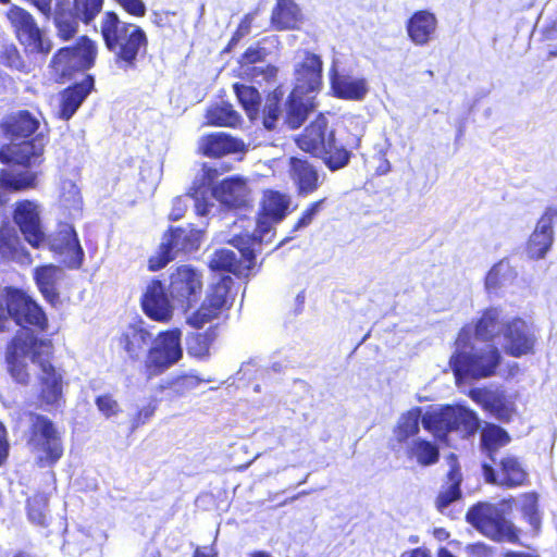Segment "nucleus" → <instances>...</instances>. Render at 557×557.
I'll return each instance as SVG.
<instances>
[{
  "label": "nucleus",
  "instance_id": "57",
  "mask_svg": "<svg viewBox=\"0 0 557 557\" xmlns=\"http://www.w3.org/2000/svg\"><path fill=\"white\" fill-rule=\"evenodd\" d=\"M187 211V203L184 197L177 196L172 200L171 210L168 219L171 222L181 220Z\"/></svg>",
  "mask_w": 557,
  "mask_h": 557
},
{
  "label": "nucleus",
  "instance_id": "33",
  "mask_svg": "<svg viewBox=\"0 0 557 557\" xmlns=\"http://www.w3.org/2000/svg\"><path fill=\"white\" fill-rule=\"evenodd\" d=\"M270 21L275 30H295L300 28L304 16L294 0H276Z\"/></svg>",
  "mask_w": 557,
  "mask_h": 557
},
{
  "label": "nucleus",
  "instance_id": "46",
  "mask_svg": "<svg viewBox=\"0 0 557 557\" xmlns=\"http://www.w3.org/2000/svg\"><path fill=\"white\" fill-rule=\"evenodd\" d=\"M208 123L219 127H235L240 122L239 114L231 106H215L207 113Z\"/></svg>",
  "mask_w": 557,
  "mask_h": 557
},
{
  "label": "nucleus",
  "instance_id": "51",
  "mask_svg": "<svg viewBox=\"0 0 557 557\" xmlns=\"http://www.w3.org/2000/svg\"><path fill=\"white\" fill-rule=\"evenodd\" d=\"M327 202V197L320 198L310 202L305 210L300 213L299 218L292 227V233L306 228L314 221L319 212Z\"/></svg>",
  "mask_w": 557,
  "mask_h": 557
},
{
  "label": "nucleus",
  "instance_id": "56",
  "mask_svg": "<svg viewBox=\"0 0 557 557\" xmlns=\"http://www.w3.org/2000/svg\"><path fill=\"white\" fill-rule=\"evenodd\" d=\"M176 13L172 11H153L151 14L152 23L159 28H174L172 18L175 17Z\"/></svg>",
  "mask_w": 557,
  "mask_h": 557
},
{
  "label": "nucleus",
  "instance_id": "62",
  "mask_svg": "<svg viewBox=\"0 0 557 557\" xmlns=\"http://www.w3.org/2000/svg\"><path fill=\"white\" fill-rule=\"evenodd\" d=\"M252 22H253V15L251 13L245 14L242 17L240 22L238 23L237 28L235 29L234 33H236L240 37H245L246 35L249 34Z\"/></svg>",
  "mask_w": 557,
  "mask_h": 557
},
{
  "label": "nucleus",
  "instance_id": "40",
  "mask_svg": "<svg viewBox=\"0 0 557 557\" xmlns=\"http://www.w3.org/2000/svg\"><path fill=\"white\" fill-rule=\"evenodd\" d=\"M421 411L420 407H416L399 417L393 429L394 438L398 444L407 443L409 438L414 437L419 433Z\"/></svg>",
  "mask_w": 557,
  "mask_h": 557
},
{
  "label": "nucleus",
  "instance_id": "61",
  "mask_svg": "<svg viewBox=\"0 0 557 557\" xmlns=\"http://www.w3.org/2000/svg\"><path fill=\"white\" fill-rule=\"evenodd\" d=\"M499 269L494 265L487 273L485 278V285L487 289H496L500 286Z\"/></svg>",
  "mask_w": 557,
  "mask_h": 557
},
{
  "label": "nucleus",
  "instance_id": "19",
  "mask_svg": "<svg viewBox=\"0 0 557 557\" xmlns=\"http://www.w3.org/2000/svg\"><path fill=\"white\" fill-rule=\"evenodd\" d=\"M48 248L61 258L63 265L71 270H78L84 263L85 252L79 243L75 228L64 224L55 231L48 240Z\"/></svg>",
  "mask_w": 557,
  "mask_h": 557
},
{
  "label": "nucleus",
  "instance_id": "10",
  "mask_svg": "<svg viewBox=\"0 0 557 557\" xmlns=\"http://www.w3.org/2000/svg\"><path fill=\"white\" fill-rule=\"evenodd\" d=\"M201 240L202 232L191 224L168 227L157 251L148 259L149 271L163 269L176 258L177 252L189 253L198 250Z\"/></svg>",
  "mask_w": 557,
  "mask_h": 557
},
{
  "label": "nucleus",
  "instance_id": "25",
  "mask_svg": "<svg viewBox=\"0 0 557 557\" xmlns=\"http://www.w3.org/2000/svg\"><path fill=\"white\" fill-rule=\"evenodd\" d=\"M323 62L312 52H306L302 61L295 69L294 90L306 94L318 92L322 88Z\"/></svg>",
  "mask_w": 557,
  "mask_h": 557
},
{
  "label": "nucleus",
  "instance_id": "37",
  "mask_svg": "<svg viewBox=\"0 0 557 557\" xmlns=\"http://www.w3.org/2000/svg\"><path fill=\"white\" fill-rule=\"evenodd\" d=\"M29 252L23 246L16 232L10 227L0 228V264L23 262Z\"/></svg>",
  "mask_w": 557,
  "mask_h": 557
},
{
  "label": "nucleus",
  "instance_id": "17",
  "mask_svg": "<svg viewBox=\"0 0 557 557\" xmlns=\"http://www.w3.org/2000/svg\"><path fill=\"white\" fill-rule=\"evenodd\" d=\"M504 351L513 358L534 355L537 335L534 326L520 317H515L502 325Z\"/></svg>",
  "mask_w": 557,
  "mask_h": 557
},
{
  "label": "nucleus",
  "instance_id": "24",
  "mask_svg": "<svg viewBox=\"0 0 557 557\" xmlns=\"http://www.w3.org/2000/svg\"><path fill=\"white\" fill-rule=\"evenodd\" d=\"M288 175L296 187L298 197L312 195L321 185L317 168L304 158L290 157L288 159Z\"/></svg>",
  "mask_w": 557,
  "mask_h": 557
},
{
  "label": "nucleus",
  "instance_id": "11",
  "mask_svg": "<svg viewBox=\"0 0 557 557\" xmlns=\"http://www.w3.org/2000/svg\"><path fill=\"white\" fill-rule=\"evenodd\" d=\"M5 17L16 40L26 53L46 58L51 52L53 47L51 39L40 28L29 11L17 4H12L7 10Z\"/></svg>",
  "mask_w": 557,
  "mask_h": 557
},
{
  "label": "nucleus",
  "instance_id": "53",
  "mask_svg": "<svg viewBox=\"0 0 557 557\" xmlns=\"http://www.w3.org/2000/svg\"><path fill=\"white\" fill-rule=\"evenodd\" d=\"M95 404L103 417L110 419L121 412L119 401L112 394L106 393L95 398Z\"/></svg>",
  "mask_w": 557,
  "mask_h": 557
},
{
  "label": "nucleus",
  "instance_id": "23",
  "mask_svg": "<svg viewBox=\"0 0 557 557\" xmlns=\"http://www.w3.org/2000/svg\"><path fill=\"white\" fill-rule=\"evenodd\" d=\"M244 151V141L225 132L205 134L199 138L197 145V153L210 159H220Z\"/></svg>",
  "mask_w": 557,
  "mask_h": 557
},
{
  "label": "nucleus",
  "instance_id": "34",
  "mask_svg": "<svg viewBox=\"0 0 557 557\" xmlns=\"http://www.w3.org/2000/svg\"><path fill=\"white\" fill-rule=\"evenodd\" d=\"M59 276L60 269L52 263L38 265L34 270L33 277L35 284L44 299L51 306H55L60 301V293L58 292Z\"/></svg>",
  "mask_w": 557,
  "mask_h": 557
},
{
  "label": "nucleus",
  "instance_id": "55",
  "mask_svg": "<svg viewBox=\"0 0 557 557\" xmlns=\"http://www.w3.org/2000/svg\"><path fill=\"white\" fill-rule=\"evenodd\" d=\"M126 13L135 17H143L146 14V5L143 0H116Z\"/></svg>",
  "mask_w": 557,
  "mask_h": 557
},
{
  "label": "nucleus",
  "instance_id": "20",
  "mask_svg": "<svg viewBox=\"0 0 557 557\" xmlns=\"http://www.w3.org/2000/svg\"><path fill=\"white\" fill-rule=\"evenodd\" d=\"M556 220L557 207H546L525 244L527 252L531 259H542L550 249L554 243V223Z\"/></svg>",
  "mask_w": 557,
  "mask_h": 557
},
{
  "label": "nucleus",
  "instance_id": "15",
  "mask_svg": "<svg viewBox=\"0 0 557 557\" xmlns=\"http://www.w3.org/2000/svg\"><path fill=\"white\" fill-rule=\"evenodd\" d=\"M202 288V273L190 264H181L169 275V297L185 311L199 300Z\"/></svg>",
  "mask_w": 557,
  "mask_h": 557
},
{
  "label": "nucleus",
  "instance_id": "64",
  "mask_svg": "<svg viewBox=\"0 0 557 557\" xmlns=\"http://www.w3.org/2000/svg\"><path fill=\"white\" fill-rule=\"evenodd\" d=\"M400 557H432L426 547H416L401 554Z\"/></svg>",
  "mask_w": 557,
  "mask_h": 557
},
{
  "label": "nucleus",
  "instance_id": "4",
  "mask_svg": "<svg viewBox=\"0 0 557 557\" xmlns=\"http://www.w3.org/2000/svg\"><path fill=\"white\" fill-rule=\"evenodd\" d=\"M26 428L22 440L34 456L35 465L40 468H53L64 456L65 443L62 431L48 416L36 411H26Z\"/></svg>",
  "mask_w": 557,
  "mask_h": 557
},
{
  "label": "nucleus",
  "instance_id": "16",
  "mask_svg": "<svg viewBox=\"0 0 557 557\" xmlns=\"http://www.w3.org/2000/svg\"><path fill=\"white\" fill-rule=\"evenodd\" d=\"M231 284L230 276H223L211 284L200 306L187 318V323L195 329H201L227 311L232 306L228 301Z\"/></svg>",
  "mask_w": 557,
  "mask_h": 557
},
{
  "label": "nucleus",
  "instance_id": "50",
  "mask_svg": "<svg viewBox=\"0 0 557 557\" xmlns=\"http://www.w3.org/2000/svg\"><path fill=\"white\" fill-rule=\"evenodd\" d=\"M102 5L103 0H73L72 9L85 25H89L101 12Z\"/></svg>",
  "mask_w": 557,
  "mask_h": 557
},
{
  "label": "nucleus",
  "instance_id": "5",
  "mask_svg": "<svg viewBox=\"0 0 557 557\" xmlns=\"http://www.w3.org/2000/svg\"><path fill=\"white\" fill-rule=\"evenodd\" d=\"M470 325L460 329L455 339V351L449 358V367L456 380H481L494 376L502 363V354L498 347L488 345L485 348L467 351L471 345Z\"/></svg>",
  "mask_w": 557,
  "mask_h": 557
},
{
  "label": "nucleus",
  "instance_id": "18",
  "mask_svg": "<svg viewBox=\"0 0 557 557\" xmlns=\"http://www.w3.org/2000/svg\"><path fill=\"white\" fill-rule=\"evenodd\" d=\"M12 219L30 247L38 249L46 244L47 236L42 230L39 207L36 201L29 199L16 201Z\"/></svg>",
  "mask_w": 557,
  "mask_h": 557
},
{
  "label": "nucleus",
  "instance_id": "28",
  "mask_svg": "<svg viewBox=\"0 0 557 557\" xmlns=\"http://www.w3.org/2000/svg\"><path fill=\"white\" fill-rule=\"evenodd\" d=\"M330 86L334 97L350 101L363 100L369 91L366 78L341 74L336 69L330 71Z\"/></svg>",
  "mask_w": 557,
  "mask_h": 557
},
{
  "label": "nucleus",
  "instance_id": "48",
  "mask_svg": "<svg viewBox=\"0 0 557 557\" xmlns=\"http://www.w3.org/2000/svg\"><path fill=\"white\" fill-rule=\"evenodd\" d=\"M199 379L193 375L183 374L173 377L165 384L159 386L160 391L170 389L172 397H181L195 389L199 384Z\"/></svg>",
  "mask_w": 557,
  "mask_h": 557
},
{
  "label": "nucleus",
  "instance_id": "3",
  "mask_svg": "<svg viewBox=\"0 0 557 557\" xmlns=\"http://www.w3.org/2000/svg\"><path fill=\"white\" fill-rule=\"evenodd\" d=\"M100 35L114 65L124 72L135 71L148 52L146 32L137 24L122 21L114 11L103 13Z\"/></svg>",
  "mask_w": 557,
  "mask_h": 557
},
{
  "label": "nucleus",
  "instance_id": "60",
  "mask_svg": "<svg viewBox=\"0 0 557 557\" xmlns=\"http://www.w3.org/2000/svg\"><path fill=\"white\" fill-rule=\"evenodd\" d=\"M10 451V444L8 441L7 429L2 422H0V467L5 463Z\"/></svg>",
  "mask_w": 557,
  "mask_h": 557
},
{
  "label": "nucleus",
  "instance_id": "49",
  "mask_svg": "<svg viewBox=\"0 0 557 557\" xmlns=\"http://www.w3.org/2000/svg\"><path fill=\"white\" fill-rule=\"evenodd\" d=\"M522 516L527 522L532 527L534 535L541 531L542 518L537 507V496L535 493L524 494V504L521 508Z\"/></svg>",
  "mask_w": 557,
  "mask_h": 557
},
{
  "label": "nucleus",
  "instance_id": "35",
  "mask_svg": "<svg viewBox=\"0 0 557 557\" xmlns=\"http://www.w3.org/2000/svg\"><path fill=\"white\" fill-rule=\"evenodd\" d=\"M53 25L55 27L57 37L63 41H70L74 39L78 33L79 24L78 14L71 8H69L65 1H59L54 8Z\"/></svg>",
  "mask_w": 557,
  "mask_h": 557
},
{
  "label": "nucleus",
  "instance_id": "26",
  "mask_svg": "<svg viewBox=\"0 0 557 557\" xmlns=\"http://www.w3.org/2000/svg\"><path fill=\"white\" fill-rule=\"evenodd\" d=\"M213 196L230 209H246L251 207L250 191L242 177L224 178L214 189Z\"/></svg>",
  "mask_w": 557,
  "mask_h": 557
},
{
  "label": "nucleus",
  "instance_id": "2",
  "mask_svg": "<svg viewBox=\"0 0 557 557\" xmlns=\"http://www.w3.org/2000/svg\"><path fill=\"white\" fill-rule=\"evenodd\" d=\"M39 117L27 109L10 112L0 120V163L20 166L26 171L13 173L0 170V188L10 193L34 189L38 173L28 171L40 168L46 161L49 132L40 131Z\"/></svg>",
  "mask_w": 557,
  "mask_h": 557
},
{
  "label": "nucleus",
  "instance_id": "13",
  "mask_svg": "<svg viewBox=\"0 0 557 557\" xmlns=\"http://www.w3.org/2000/svg\"><path fill=\"white\" fill-rule=\"evenodd\" d=\"M290 202L288 194L272 188L264 189L256 214V227L252 233H249L250 240H257L262 245L265 235L272 231L273 226L289 214ZM245 239L247 240V237Z\"/></svg>",
  "mask_w": 557,
  "mask_h": 557
},
{
  "label": "nucleus",
  "instance_id": "7",
  "mask_svg": "<svg viewBox=\"0 0 557 557\" xmlns=\"http://www.w3.org/2000/svg\"><path fill=\"white\" fill-rule=\"evenodd\" d=\"M97 55V44L87 35H82L74 44L53 52L48 63L50 78L55 84H65L94 67Z\"/></svg>",
  "mask_w": 557,
  "mask_h": 557
},
{
  "label": "nucleus",
  "instance_id": "42",
  "mask_svg": "<svg viewBox=\"0 0 557 557\" xmlns=\"http://www.w3.org/2000/svg\"><path fill=\"white\" fill-rule=\"evenodd\" d=\"M49 494L45 492H35L26 499V513L29 521L39 527H48L50 522L49 515Z\"/></svg>",
  "mask_w": 557,
  "mask_h": 557
},
{
  "label": "nucleus",
  "instance_id": "12",
  "mask_svg": "<svg viewBox=\"0 0 557 557\" xmlns=\"http://www.w3.org/2000/svg\"><path fill=\"white\" fill-rule=\"evenodd\" d=\"M181 337L180 329H172L158 334L154 345L146 349L147 354L143 364V373L146 380L162 374L182 359Z\"/></svg>",
  "mask_w": 557,
  "mask_h": 557
},
{
  "label": "nucleus",
  "instance_id": "21",
  "mask_svg": "<svg viewBox=\"0 0 557 557\" xmlns=\"http://www.w3.org/2000/svg\"><path fill=\"white\" fill-rule=\"evenodd\" d=\"M171 298L160 280H152L140 298L144 313L156 322L168 323L173 317Z\"/></svg>",
  "mask_w": 557,
  "mask_h": 557
},
{
  "label": "nucleus",
  "instance_id": "59",
  "mask_svg": "<svg viewBox=\"0 0 557 557\" xmlns=\"http://www.w3.org/2000/svg\"><path fill=\"white\" fill-rule=\"evenodd\" d=\"M232 169L231 164H224L221 166V170L213 166H208L207 164H203L202 166V176L203 181H206L208 184L213 183L222 173L227 172Z\"/></svg>",
  "mask_w": 557,
  "mask_h": 557
},
{
  "label": "nucleus",
  "instance_id": "45",
  "mask_svg": "<svg viewBox=\"0 0 557 557\" xmlns=\"http://www.w3.org/2000/svg\"><path fill=\"white\" fill-rule=\"evenodd\" d=\"M509 442V434L499 425L487 423L481 432L482 446L491 454L506 446Z\"/></svg>",
  "mask_w": 557,
  "mask_h": 557
},
{
  "label": "nucleus",
  "instance_id": "38",
  "mask_svg": "<svg viewBox=\"0 0 557 557\" xmlns=\"http://www.w3.org/2000/svg\"><path fill=\"white\" fill-rule=\"evenodd\" d=\"M406 457L421 467H430L438 462L440 447L434 442L418 437L406 448Z\"/></svg>",
  "mask_w": 557,
  "mask_h": 557
},
{
  "label": "nucleus",
  "instance_id": "31",
  "mask_svg": "<svg viewBox=\"0 0 557 557\" xmlns=\"http://www.w3.org/2000/svg\"><path fill=\"white\" fill-rule=\"evenodd\" d=\"M436 28V16L426 10L413 12L406 23L408 37L417 46L429 44L435 35Z\"/></svg>",
  "mask_w": 557,
  "mask_h": 557
},
{
  "label": "nucleus",
  "instance_id": "9",
  "mask_svg": "<svg viewBox=\"0 0 557 557\" xmlns=\"http://www.w3.org/2000/svg\"><path fill=\"white\" fill-rule=\"evenodd\" d=\"M421 423L425 431L440 441H446L448 434L454 431L473 435L479 429V419L474 411L451 405L428 410L421 416Z\"/></svg>",
  "mask_w": 557,
  "mask_h": 557
},
{
  "label": "nucleus",
  "instance_id": "47",
  "mask_svg": "<svg viewBox=\"0 0 557 557\" xmlns=\"http://www.w3.org/2000/svg\"><path fill=\"white\" fill-rule=\"evenodd\" d=\"M282 91L275 89L270 96H268L265 104L262 109V125L268 131L276 128L278 119L282 114L281 100Z\"/></svg>",
  "mask_w": 557,
  "mask_h": 557
},
{
  "label": "nucleus",
  "instance_id": "63",
  "mask_svg": "<svg viewBox=\"0 0 557 557\" xmlns=\"http://www.w3.org/2000/svg\"><path fill=\"white\" fill-rule=\"evenodd\" d=\"M30 3L46 17L50 18L52 12V0H30Z\"/></svg>",
  "mask_w": 557,
  "mask_h": 557
},
{
  "label": "nucleus",
  "instance_id": "8",
  "mask_svg": "<svg viewBox=\"0 0 557 557\" xmlns=\"http://www.w3.org/2000/svg\"><path fill=\"white\" fill-rule=\"evenodd\" d=\"M466 521L494 542L520 543L519 530L503 509L487 502H478L466 512Z\"/></svg>",
  "mask_w": 557,
  "mask_h": 557
},
{
  "label": "nucleus",
  "instance_id": "44",
  "mask_svg": "<svg viewBox=\"0 0 557 557\" xmlns=\"http://www.w3.org/2000/svg\"><path fill=\"white\" fill-rule=\"evenodd\" d=\"M233 89L248 119L250 121L256 120L261 104V96L258 89L240 83H235Z\"/></svg>",
  "mask_w": 557,
  "mask_h": 557
},
{
  "label": "nucleus",
  "instance_id": "58",
  "mask_svg": "<svg viewBox=\"0 0 557 557\" xmlns=\"http://www.w3.org/2000/svg\"><path fill=\"white\" fill-rule=\"evenodd\" d=\"M469 557H492L493 549L483 542L468 544L465 548Z\"/></svg>",
  "mask_w": 557,
  "mask_h": 557
},
{
  "label": "nucleus",
  "instance_id": "1",
  "mask_svg": "<svg viewBox=\"0 0 557 557\" xmlns=\"http://www.w3.org/2000/svg\"><path fill=\"white\" fill-rule=\"evenodd\" d=\"M10 320L23 330L17 331L7 344L5 363L9 374L16 383L27 385L30 374L24 358L28 357L38 368V407L48 412L63 407L65 372L53 363L52 339L36 334H45L49 330L46 311L27 292L15 286H5L0 293V333L9 330Z\"/></svg>",
  "mask_w": 557,
  "mask_h": 557
},
{
  "label": "nucleus",
  "instance_id": "6",
  "mask_svg": "<svg viewBox=\"0 0 557 557\" xmlns=\"http://www.w3.org/2000/svg\"><path fill=\"white\" fill-rule=\"evenodd\" d=\"M296 144L300 150L322 159L332 172L345 168L351 158L348 149L337 145L334 131H329L327 120L321 113L304 128Z\"/></svg>",
  "mask_w": 557,
  "mask_h": 557
},
{
  "label": "nucleus",
  "instance_id": "39",
  "mask_svg": "<svg viewBox=\"0 0 557 557\" xmlns=\"http://www.w3.org/2000/svg\"><path fill=\"white\" fill-rule=\"evenodd\" d=\"M499 485L506 488L522 486L528 482V473L516 457H504L499 461Z\"/></svg>",
  "mask_w": 557,
  "mask_h": 557
},
{
  "label": "nucleus",
  "instance_id": "32",
  "mask_svg": "<svg viewBox=\"0 0 557 557\" xmlns=\"http://www.w3.org/2000/svg\"><path fill=\"white\" fill-rule=\"evenodd\" d=\"M451 462L446 473L445 484L435 497L434 504L440 512H443L450 504L462 497L461 483L462 473L457 458L450 455Z\"/></svg>",
  "mask_w": 557,
  "mask_h": 557
},
{
  "label": "nucleus",
  "instance_id": "14",
  "mask_svg": "<svg viewBox=\"0 0 557 557\" xmlns=\"http://www.w3.org/2000/svg\"><path fill=\"white\" fill-rule=\"evenodd\" d=\"M244 237H250V234L240 233L232 239L234 247L240 251V258L231 249L220 248L212 253L209 268L212 271L227 272L237 276L253 269L256 264L255 248L260 245L257 240H246Z\"/></svg>",
  "mask_w": 557,
  "mask_h": 557
},
{
  "label": "nucleus",
  "instance_id": "22",
  "mask_svg": "<svg viewBox=\"0 0 557 557\" xmlns=\"http://www.w3.org/2000/svg\"><path fill=\"white\" fill-rule=\"evenodd\" d=\"M117 346L131 361H138L152 341L141 319L128 323L115 338Z\"/></svg>",
  "mask_w": 557,
  "mask_h": 557
},
{
  "label": "nucleus",
  "instance_id": "52",
  "mask_svg": "<svg viewBox=\"0 0 557 557\" xmlns=\"http://www.w3.org/2000/svg\"><path fill=\"white\" fill-rule=\"evenodd\" d=\"M0 64L18 71L25 67L22 54L14 44L4 45L2 47L0 50Z\"/></svg>",
  "mask_w": 557,
  "mask_h": 557
},
{
  "label": "nucleus",
  "instance_id": "27",
  "mask_svg": "<svg viewBox=\"0 0 557 557\" xmlns=\"http://www.w3.org/2000/svg\"><path fill=\"white\" fill-rule=\"evenodd\" d=\"M315 108L314 96L292 89L285 101L284 122L289 129H298Z\"/></svg>",
  "mask_w": 557,
  "mask_h": 557
},
{
  "label": "nucleus",
  "instance_id": "29",
  "mask_svg": "<svg viewBox=\"0 0 557 557\" xmlns=\"http://www.w3.org/2000/svg\"><path fill=\"white\" fill-rule=\"evenodd\" d=\"M94 87L95 78L92 75L87 74L81 82L63 89L60 98V117L70 120L94 90Z\"/></svg>",
  "mask_w": 557,
  "mask_h": 557
},
{
  "label": "nucleus",
  "instance_id": "54",
  "mask_svg": "<svg viewBox=\"0 0 557 557\" xmlns=\"http://www.w3.org/2000/svg\"><path fill=\"white\" fill-rule=\"evenodd\" d=\"M157 400H151L147 405L139 408L133 417V428L144 425L156 412Z\"/></svg>",
  "mask_w": 557,
  "mask_h": 557
},
{
  "label": "nucleus",
  "instance_id": "30",
  "mask_svg": "<svg viewBox=\"0 0 557 557\" xmlns=\"http://www.w3.org/2000/svg\"><path fill=\"white\" fill-rule=\"evenodd\" d=\"M469 397L484 411L491 413L497 420L508 422L512 408L503 393H496L486 388H472Z\"/></svg>",
  "mask_w": 557,
  "mask_h": 557
},
{
  "label": "nucleus",
  "instance_id": "41",
  "mask_svg": "<svg viewBox=\"0 0 557 557\" xmlns=\"http://www.w3.org/2000/svg\"><path fill=\"white\" fill-rule=\"evenodd\" d=\"M216 326H210L205 332L191 333L186 337V349L189 356L205 359L210 355V348L216 339Z\"/></svg>",
  "mask_w": 557,
  "mask_h": 557
},
{
  "label": "nucleus",
  "instance_id": "36",
  "mask_svg": "<svg viewBox=\"0 0 557 557\" xmlns=\"http://www.w3.org/2000/svg\"><path fill=\"white\" fill-rule=\"evenodd\" d=\"M500 317L502 310L498 307L491 306L482 310L473 325L474 337L481 342H494L502 332Z\"/></svg>",
  "mask_w": 557,
  "mask_h": 557
},
{
  "label": "nucleus",
  "instance_id": "43",
  "mask_svg": "<svg viewBox=\"0 0 557 557\" xmlns=\"http://www.w3.org/2000/svg\"><path fill=\"white\" fill-rule=\"evenodd\" d=\"M265 58V51L260 47H248L244 53L240 55L238 60V64L240 69L247 67L245 74L250 77H256L258 75L269 74L270 76H274L276 73V67L273 65H268L265 69L251 67V65L262 62Z\"/></svg>",
  "mask_w": 557,
  "mask_h": 557
}]
</instances>
